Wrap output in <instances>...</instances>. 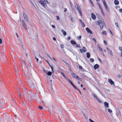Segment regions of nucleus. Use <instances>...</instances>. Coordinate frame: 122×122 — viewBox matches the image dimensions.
Here are the masks:
<instances>
[{
    "mask_svg": "<svg viewBox=\"0 0 122 122\" xmlns=\"http://www.w3.org/2000/svg\"><path fill=\"white\" fill-rule=\"evenodd\" d=\"M61 46L62 48H63L64 47V45L63 44H61Z\"/></svg>",
    "mask_w": 122,
    "mask_h": 122,
    "instance_id": "nucleus-45",
    "label": "nucleus"
},
{
    "mask_svg": "<svg viewBox=\"0 0 122 122\" xmlns=\"http://www.w3.org/2000/svg\"><path fill=\"white\" fill-rule=\"evenodd\" d=\"M56 19H57V20H59V19H60L59 17V16H56Z\"/></svg>",
    "mask_w": 122,
    "mask_h": 122,
    "instance_id": "nucleus-52",
    "label": "nucleus"
},
{
    "mask_svg": "<svg viewBox=\"0 0 122 122\" xmlns=\"http://www.w3.org/2000/svg\"><path fill=\"white\" fill-rule=\"evenodd\" d=\"M115 25L117 27H119L118 24L117 22H116L115 23Z\"/></svg>",
    "mask_w": 122,
    "mask_h": 122,
    "instance_id": "nucleus-35",
    "label": "nucleus"
},
{
    "mask_svg": "<svg viewBox=\"0 0 122 122\" xmlns=\"http://www.w3.org/2000/svg\"><path fill=\"white\" fill-rule=\"evenodd\" d=\"M82 49L83 50V51L84 52H85L86 51V48L84 47H83Z\"/></svg>",
    "mask_w": 122,
    "mask_h": 122,
    "instance_id": "nucleus-26",
    "label": "nucleus"
},
{
    "mask_svg": "<svg viewBox=\"0 0 122 122\" xmlns=\"http://www.w3.org/2000/svg\"><path fill=\"white\" fill-rule=\"evenodd\" d=\"M92 40L94 41L95 42H96V39L95 38H93L92 39Z\"/></svg>",
    "mask_w": 122,
    "mask_h": 122,
    "instance_id": "nucleus-61",
    "label": "nucleus"
},
{
    "mask_svg": "<svg viewBox=\"0 0 122 122\" xmlns=\"http://www.w3.org/2000/svg\"><path fill=\"white\" fill-rule=\"evenodd\" d=\"M108 111L110 113L112 112V110L110 109L109 108L108 109Z\"/></svg>",
    "mask_w": 122,
    "mask_h": 122,
    "instance_id": "nucleus-30",
    "label": "nucleus"
},
{
    "mask_svg": "<svg viewBox=\"0 0 122 122\" xmlns=\"http://www.w3.org/2000/svg\"><path fill=\"white\" fill-rule=\"evenodd\" d=\"M81 24V25H82V26L83 27H84L85 26V24L83 22H82Z\"/></svg>",
    "mask_w": 122,
    "mask_h": 122,
    "instance_id": "nucleus-33",
    "label": "nucleus"
},
{
    "mask_svg": "<svg viewBox=\"0 0 122 122\" xmlns=\"http://www.w3.org/2000/svg\"><path fill=\"white\" fill-rule=\"evenodd\" d=\"M71 75L74 78L76 79H79L80 81L81 80V79L76 74L74 73H71Z\"/></svg>",
    "mask_w": 122,
    "mask_h": 122,
    "instance_id": "nucleus-3",
    "label": "nucleus"
},
{
    "mask_svg": "<svg viewBox=\"0 0 122 122\" xmlns=\"http://www.w3.org/2000/svg\"><path fill=\"white\" fill-rule=\"evenodd\" d=\"M119 49L121 51H122V47L121 46H120L118 47Z\"/></svg>",
    "mask_w": 122,
    "mask_h": 122,
    "instance_id": "nucleus-31",
    "label": "nucleus"
},
{
    "mask_svg": "<svg viewBox=\"0 0 122 122\" xmlns=\"http://www.w3.org/2000/svg\"><path fill=\"white\" fill-rule=\"evenodd\" d=\"M35 59L36 60L37 62H38V61L39 59L38 58L36 57L35 56Z\"/></svg>",
    "mask_w": 122,
    "mask_h": 122,
    "instance_id": "nucleus-42",
    "label": "nucleus"
},
{
    "mask_svg": "<svg viewBox=\"0 0 122 122\" xmlns=\"http://www.w3.org/2000/svg\"><path fill=\"white\" fill-rule=\"evenodd\" d=\"M108 81L109 82L111 85H114V82L111 79H108Z\"/></svg>",
    "mask_w": 122,
    "mask_h": 122,
    "instance_id": "nucleus-8",
    "label": "nucleus"
},
{
    "mask_svg": "<svg viewBox=\"0 0 122 122\" xmlns=\"http://www.w3.org/2000/svg\"><path fill=\"white\" fill-rule=\"evenodd\" d=\"M75 7L77 10L80 9V8L78 5L76 3L75 5Z\"/></svg>",
    "mask_w": 122,
    "mask_h": 122,
    "instance_id": "nucleus-13",
    "label": "nucleus"
},
{
    "mask_svg": "<svg viewBox=\"0 0 122 122\" xmlns=\"http://www.w3.org/2000/svg\"><path fill=\"white\" fill-rule=\"evenodd\" d=\"M104 6L105 8V9H106L107 10V11L109 10V9H108V7L107 6V4L104 5Z\"/></svg>",
    "mask_w": 122,
    "mask_h": 122,
    "instance_id": "nucleus-22",
    "label": "nucleus"
},
{
    "mask_svg": "<svg viewBox=\"0 0 122 122\" xmlns=\"http://www.w3.org/2000/svg\"><path fill=\"white\" fill-rule=\"evenodd\" d=\"M104 104L106 107H109V103H108L106 102H105L104 103Z\"/></svg>",
    "mask_w": 122,
    "mask_h": 122,
    "instance_id": "nucleus-14",
    "label": "nucleus"
},
{
    "mask_svg": "<svg viewBox=\"0 0 122 122\" xmlns=\"http://www.w3.org/2000/svg\"><path fill=\"white\" fill-rule=\"evenodd\" d=\"M90 2H91V4H92V5L93 6L94 5H93V2H92V0H90Z\"/></svg>",
    "mask_w": 122,
    "mask_h": 122,
    "instance_id": "nucleus-48",
    "label": "nucleus"
},
{
    "mask_svg": "<svg viewBox=\"0 0 122 122\" xmlns=\"http://www.w3.org/2000/svg\"><path fill=\"white\" fill-rule=\"evenodd\" d=\"M104 43L105 45H107V43L106 41L104 40Z\"/></svg>",
    "mask_w": 122,
    "mask_h": 122,
    "instance_id": "nucleus-54",
    "label": "nucleus"
},
{
    "mask_svg": "<svg viewBox=\"0 0 122 122\" xmlns=\"http://www.w3.org/2000/svg\"><path fill=\"white\" fill-rule=\"evenodd\" d=\"M80 51L81 53L84 52L83 51V50L82 49H80Z\"/></svg>",
    "mask_w": 122,
    "mask_h": 122,
    "instance_id": "nucleus-43",
    "label": "nucleus"
},
{
    "mask_svg": "<svg viewBox=\"0 0 122 122\" xmlns=\"http://www.w3.org/2000/svg\"><path fill=\"white\" fill-rule=\"evenodd\" d=\"M92 18L94 20H95L96 18V16L95 14L93 13H92Z\"/></svg>",
    "mask_w": 122,
    "mask_h": 122,
    "instance_id": "nucleus-10",
    "label": "nucleus"
},
{
    "mask_svg": "<svg viewBox=\"0 0 122 122\" xmlns=\"http://www.w3.org/2000/svg\"><path fill=\"white\" fill-rule=\"evenodd\" d=\"M46 74H47L48 75L51 76L52 73L51 72L49 71L48 73H47Z\"/></svg>",
    "mask_w": 122,
    "mask_h": 122,
    "instance_id": "nucleus-25",
    "label": "nucleus"
},
{
    "mask_svg": "<svg viewBox=\"0 0 122 122\" xmlns=\"http://www.w3.org/2000/svg\"><path fill=\"white\" fill-rule=\"evenodd\" d=\"M71 8H72V11L75 13L76 12V11L72 7H71Z\"/></svg>",
    "mask_w": 122,
    "mask_h": 122,
    "instance_id": "nucleus-38",
    "label": "nucleus"
},
{
    "mask_svg": "<svg viewBox=\"0 0 122 122\" xmlns=\"http://www.w3.org/2000/svg\"><path fill=\"white\" fill-rule=\"evenodd\" d=\"M22 47L23 49L24 50L25 49V47L24 46H22Z\"/></svg>",
    "mask_w": 122,
    "mask_h": 122,
    "instance_id": "nucleus-59",
    "label": "nucleus"
},
{
    "mask_svg": "<svg viewBox=\"0 0 122 122\" xmlns=\"http://www.w3.org/2000/svg\"><path fill=\"white\" fill-rule=\"evenodd\" d=\"M97 24L100 26V28L102 29L104 26L105 25V24L103 20L98 21L97 22Z\"/></svg>",
    "mask_w": 122,
    "mask_h": 122,
    "instance_id": "nucleus-1",
    "label": "nucleus"
},
{
    "mask_svg": "<svg viewBox=\"0 0 122 122\" xmlns=\"http://www.w3.org/2000/svg\"><path fill=\"white\" fill-rule=\"evenodd\" d=\"M43 6H44L46 5V3L48 1L46 0H41L38 1Z\"/></svg>",
    "mask_w": 122,
    "mask_h": 122,
    "instance_id": "nucleus-2",
    "label": "nucleus"
},
{
    "mask_svg": "<svg viewBox=\"0 0 122 122\" xmlns=\"http://www.w3.org/2000/svg\"><path fill=\"white\" fill-rule=\"evenodd\" d=\"M74 88L75 87V86L74 85L73 83L71 85Z\"/></svg>",
    "mask_w": 122,
    "mask_h": 122,
    "instance_id": "nucleus-64",
    "label": "nucleus"
},
{
    "mask_svg": "<svg viewBox=\"0 0 122 122\" xmlns=\"http://www.w3.org/2000/svg\"><path fill=\"white\" fill-rule=\"evenodd\" d=\"M38 107L41 110H42L43 109V107L41 106H39Z\"/></svg>",
    "mask_w": 122,
    "mask_h": 122,
    "instance_id": "nucleus-44",
    "label": "nucleus"
},
{
    "mask_svg": "<svg viewBox=\"0 0 122 122\" xmlns=\"http://www.w3.org/2000/svg\"><path fill=\"white\" fill-rule=\"evenodd\" d=\"M23 15L24 19L27 22H28V19L27 16L25 12L23 11Z\"/></svg>",
    "mask_w": 122,
    "mask_h": 122,
    "instance_id": "nucleus-5",
    "label": "nucleus"
},
{
    "mask_svg": "<svg viewBox=\"0 0 122 122\" xmlns=\"http://www.w3.org/2000/svg\"><path fill=\"white\" fill-rule=\"evenodd\" d=\"M61 74L66 79L68 78L66 77L65 76V75L64 74L63 72H61Z\"/></svg>",
    "mask_w": 122,
    "mask_h": 122,
    "instance_id": "nucleus-21",
    "label": "nucleus"
},
{
    "mask_svg": "<svg viewBox=\"0 0 122 122\" xmlns=\"http://www.w3.org/2000/svg\"><path fill=\"white\" fill-rule=\"evenodd\" d=\"M22 25L23 27L26 30H27V25L24 20H22Z\"/></svg>",
    "mask_w": 122,
    "mask_h": 122,
    "instance_id": "nucleus-6",
    "label": "nucleus"
},
{
    "mask_svg": "<svg viewBox=\"0 0 122 122\" xmlns=\"http://www.w3.org/2000/svg\"><path fill=\"white\" fill-rule=\"evenodd\" d=\"M2 43V40L1 38H0V44H1Z\"/></svg>",
    "mask_w": 122,
    "mask_h": 122,
    "instance_id": "nucleus-50",
    "label": "nucleus"
},
{
    "mask_svg": "<svg viewBox=\"0 0 122 122\" xmlns=\"http://www.w3.org/2000/svg\"><path fill=\"white\" fill-rule=\"evenodd\" d=\"M101 10V12L102 13V15H104V13L103 12V11L102 9H100Z\"/></svg>",
    "mask_w": 122,
    "mask_h": 122,
    "instance_id": "nucleus-29",
    "label": "nucleus"
},
{
    "mask_svg": "<svg viewBox=\"0 0 122 122\" xmlns=\"http://www.w3.org/2000/svg\"><path fill=\"white\" fill-rule=\"evenodd\" d=\"M119 11L121 12H122V9H120Z\"/></svg>",
    "mask_w": 122,
    "mask_h": 122,
    "instance_id": "nucleus-63",
    "label": "nucleus"
},
{
    "mask_svg": "<svg viewBox=\"0 0 122 122\" xmlns=\"http://www.w3.org/2000/svg\"><path fill=\"white\" fill-rule=\"evenodd\" d=\"M98 4V6H99V8L101 9H102V7L101 6V5H100V4H99V3H97Z\"/></svg>",
    "mask_w": 122,
    "mask_h": 122,
    "instance_id": "nucleus-32",
    "label": "nucleus"
},
{
    "mask_svg": "<svg viewBox=\"0 0 122 122\" xmlns=\"http://www.w3.org/2000/svg\"><path fill=\"white\" fill-rule=\"evenodd\" d=\"M71 43L73 45L76 44V43L75 41H71Z\"/></svg>",
    "mask_w": 122,
    "mask_h": 122,
    "instance_id": "nucleus-19",
    "label": "nucleus"
},
{
    "mask_svg": "<svg viewBox=\"0 0 122 122\" xmlns=\"http://www.w3.org/2000/svg\"><path fill=\"white\" fill-rule=\"evenodd\" d=\"M34 98L36 100L40 101V99L39 97L38 94H36L34 95Z\"/></svg>",
    "mask_w": 122,
    "mask_h": 122,
    "instance_id": "nucleus-7",
    "label": "nucleus"
},
{
    "mask_svg": "<svg viewBox=\"0 0 122 122\" xmlns=\"http://www.w3.org/2000/svg\"><path fill=\"white\" fill-rule=\"evenodd\" d=\"M52 83V80H50L49 81V83L50 84H51Z\"/></svg>",
    "mask_w": 122,
    "mask_h": 122,
    "instance_id": "nucleus-53",
    "label": "nucleus"
},
{
    "mask_svg": "<svg viewBox=\"0 0 122 122\" xmlns=\"http://www.w3.org/2000/svg\"><path fill=\"white\" fill-rule=\"evenodd\" d=\"M79 68L80 69H82V66H79Z\"/></svg>",
    "mask_w": 122,
    "mask_h": 122,
    "instance_id": "nucleus-58",
    "label": "nucleus"
},
{
    "mask_svg": "<svg viewBox=\"0 0 122 122\" xmlns=\"http://www.w3.org/2000/svg\"><path fill=\"white\" fill-rule=\"evenodd\" d=\"M114 3L116 5H118L119 4V2L117 0H115L114 1Z\"/></svg>",
    "mask_w": 122,
    "mask_h": 122,
    "instance_id": "nucleus-16",
    "label": "nucleus"
},
{
    "mask_svg": "<svg viewBox=\"0 0 122 122\" xmlns=\"http://www.w3.org/2000/svg\"><path fill=\"white\" fill-rule=\"evenodd\" d=\"M87 57V58H90V57L91 55L90 53L89 52H87L86 53Z\"/></svg>",
    "mask_w": 122,
    "mask_h": 122,
    "instance_id": "nucleus-15",
    "label": "nucleus"
},
{
    "mask_svg": "<svg viewBox=\"0 0 122 122\" xmlns=\"http://www.w3.org/2000/svg\"><path fill=\"white\" fill-rule=\"evenodd\" d=\"M98 101V102L100 103H101L102 102V101L100 100L99 99H98V98L97 99Z\"/></svg>",
    "mask_w": 122,
    "mask_h": 122,
    "instance_id": "nucleus-34",
    "label": "nucleus"
},
{
    "mask_svg": "<svg viewBox=\"0 0 122 122\" xmlns=\"http://www.w3.org/2000/svg\"><path fill=\"white\" fill-rule=\"evenodd\" d=\"M92 95L96 99H97L98 98L97 96L94 94L93 93L92 94Z\"/></svg>",
    "mask_w": 122,
    "mask_h": 122,
    "instance_id": "nucleus-23",
    "label": "nucleus"
},
{
    "mask_svg": "<svg viewBox=\"0 0 122 122\" xmlns=\"http://www.w3.org/2000/svg\"><path fill=\"white\" fill-rule=\"evenodd\" d=\"M25 54L26 56L29 58H29H30V56L28 53H25Z\"/></svg>",
    "mask_w": 122,
    "mask_h": 122,
    "instance_id": "nucleus-27",
    "label": "nucleus"
},
{
    "mask_svg": "<svg viewBox=\"0 0 122 122\" xmlns=\"http://www.w3.org/2000/svg\"><path fill=\"white\" fill-rule=\"evenodd\" d=\"M102 33L103 35H104L106 36L107 35V33H106V32L105 31H103L102 32Z\"/></svg>",
    "mask_w": 122,
    "mask_h": 122,
    "instance_id": "nucleus-20",
    "label": "nucleus"
},
{
    "mask_svg": "<svg viewBox=\"0 0 122 122\" xmlns=\"http://www.w3.org/2000/svg\"><path fill=\"white\" fill-rule=\"evenodd\" d=\"M99 67V65L96 64L94 66L93 68L95 70H96Z\"/></svg>",
    "mask_w": 122,
    "mask_h": 122,
    "instance_id": "nucleus-12",
    "label": "nucleus"
},
{
    "mask_svg": "<svg viewBox=\"0 0 122 122\" xmlns=\"http://www.w3.org/2000/svg\"><path fill=\"white\" fill-rule=\"evenodd\" d=\"M106 49L108 52V54L111 57L113 55V54L112 50L107 47Z\"/></svg>",
    "mask_w": 122,
    "mask_h": 122,
    "instance_id": "nucleus-4",
    "label": "nucleus"
},
{
    "mask_svg": "<svg viewBox=\"0 0 122 122\" xmlns=\"http://www.w3.org/2000/svg\"><path fill=\"white\" fill-rule=\"evenodd\" d=\"M78 12H79V13H80V15L81 16H82V13H81V9H78L77 10Z\"/></svg>",
    "mask_w": 122,
    "mask_h": 122,
    "instance_id": "nucleus-17",
    "label": "nucleus"
},
{
    "mask_svg": "<svg viewBox=\"0 0 122 122\" xmlns=\"http://www.w3.org/2000/svg\"><path fill=\"white\" fill-rule=\"evenodd\" d=\"M24 63H25V65L26 67L27 68L28 67V65L25 63V61H24Z\"/></svg>",
    "mask_w": 122,
    "mask_h": 122,
    "instance_id": "nucleus-46",
    "label": "nucleus"
},
{
    "mask_svg": "<svg viewBox=\"0 0 122 122\" xmlns=\"http://www.w3.org/2000/svg\"><path fill=\"white\" fill-rule=\"evenodd\" d=\"M28 62L29 64L30 65V67H31L32 65V64L31 62V58H29V61H28Z\"/></svg>",
    "mask_w": 122,
    "mask_h": 122,
    "instance_id": "nucleus-11",
    "label": "nucleus"
},
{
    "mask_svg": "<svg viewBox=\"0 0 122 122\" xmlns=\"http://www.w3.org/2000/svg\"><path fill=\"white\" fill-rule=\"evenodd\" d=\"M109 30V31H110V32L111 33L112 35L113 36V35L112 33V31H111L110 30Z\"/></svg>",
    "mask_w": 122,
    "mask_h": 122,
    "instance_id": "nucleus-49",
    "label": "nucleus"
},
{
    "mask_svg": "<svg viewBox=\"0 0 122 122\" xmlns=\"http://www.w3.org/2000/svg\"><path fill=\"white\" fill-rule=\"evenodd\" d=\"M89 120L91 122H94L91 119H89Z\"/></svg>",
    "mask_w": 122,
    "mask_h": 122,
    "instance_id": "nucleus-57",
    "label": "nucleus"
},
{
    "mask_svg": "<svg viewBox=\"0 0 122 122\" xmlns=\"http://www.w3.org/2000/svg\"><path fill=\"white\" fill-rule=\"evenodd\" d=\"M71 8H72V11L75 13L76 12V11L72 7H71Z\"/></svg>",
    "mask_w": 122,
    "mask_h": 122,
    "instance_id": "nucleus-37",
    "label": "nucleus"
},
{
    "mask_svg": "<svg viewBox=\"0 0 122 122\" xmlns=\"http://www.w3.org/2000/svg\"><path fill=\"white\" fill-rule=\"evenodd\" d=\"M90 61L92 62H93L94 61V60L93 59L91 58L90 59Z\"/></svg>",
    "mask_w": 122,
    "mask_h": 122,
    "instance_id": "nucleus-39",
    "label": "nucleus"
},
{
    "mask_svg": "<svg viewBox=\"0 0 122 122\" xmlns=\"http://www.w3.org/2000/svg\"><path fill=\"white\" fill-rule=\"evenodd\" d=\"M117 77H118L119 78H121L122 77V76L120 74H118L117 75Z\"/></svg>",
    "mask_w": 122,
    "mask_h": 122,
    "instance_id": "nucleus-36",
    "label": "nucleus"
},
{
    "mask_svg": "<svg viewBox=\"0 0 122 122\" xmlns=\"http://www.w3.org/2000/svg\"><path fill=\"white\" fill-rule=\"evenodd\" d=\"M81 36H80L78 37H77V39L79 40L81 38Z\"/></svg>",
    "mask_w": 122,
    "mask_h": 122,
    "instance_id": "nucleus-41",
    "label": "nucleus"
},
{
    "mask_svg": "<svg viewBox=\"0 0 122 122\" xmlns=\"http://www.w3.org/2000/svg\"><path fill=\"white\" fill-rule=\"evenodd\" d=\"M90 2H91V4H92V5L93 6L94 5H93V2H92V0H90Z\"/></svg>",
    "mask_w": 122,
    "mask_h": 122,
    "instance_id": "nucleus-47",
    "label": "nucleus"
},
{
    "mask_svg": "<svg viewBox=\"0 0 122 122\" xmlns=\"http://www.w3.org/2000/svg\"><path fill=\"white\" fill-rule=\"evenodd\" d=\"M35 87L34 84L33 86L32 85H31V87L32 88H34Z\"/></svg>",
    "mask_w": 122,
    "mask_h": 122,
    "instance_id": "nucleus-55",
    "label": "nucleus"
},
{
    "mask_svg": "<svg viewBox=\"0 0 122 122\" xmlns=\"http://www.w3.org/2000/svg\"><path fill=\"white\" fill-rule=\"evenodd\" d=\"M99 50L101 51H102V49L101 47H99Z\"/></svg>",
    "mask_w": 122,
    "mask_h": 122,
    "instance_id": "nucleus-51",
    "label": "nucleus"
},
{
    "mask_svg": "<svg viewBox=\"0 0 122 122\" xmlns=\"http://www.w3.org/2000/svg\"><path fill=\"white\" fill-rule=\"evenodd\" d=\"M52 58L53 59V60L55 61L56 62H57L56 61L54 57H53Z\"/></svg>",
    "mask_w": 122,
    "mask_h": 122,
    "instance_id": "nucleus-56",
    "label": "nucleus"
},
{
    "mask_svg": "<svg viewBox=\"0 0 122 122\" xmlns=\"http://www.w3.org/2000/svg\"><path fill=\"white\" fill-rule=\"evenodd\" d=\"M79 20H80V22H81V23H82L83 22L82 21V20H81L80 19Z\"/></svg>",
    "mask_w": 122,
    "mask_h": 122,
    "instance_id": "nucleus-62",
    "label": "nucleus"
},
{
    "mask_svg": "<svg viewBox=\"0 0 122 122\" xmlns=\"http://www.w3.org/2000/svg\"><path fill=\"white\" fill-rule=\"evenodd\" d=\"M61 31L63 33V34L64 36H65L66 35V33L65 31L63 30H62Z\"/></svg>",
    "mask_w": 122,
    "mask_h": 122,
    "instance_id": "nucleus-18",
    "label": "nucleus"
},
{
    "mask_svg": "<svg viewBox=\"0 0 122 122\" xmlns=\"http://www.w3.org/2000/svg\"><path fill=\"white\" fill-rule=\"evenodd\" d=\"M70 5L71 6V8L72 7V4L71 3V2H70Z\"/></svg>",
    "mask_w": 122,
    "mask_h": 122,
    "instance_id": "nucleus-60",
    "label": "nucleus"
},
{
    "mask_svg": "<svg viewBox=\"0 0 122 122\" xmlns=\"http://www.w3.org/2000/svg\"><path fill=\"white\" fill-rule=\"evenodd\" d=\"M76 45V47H80V45L79 44H77L76 43V44L75 45Z\"/></svg>",
    "mask_w": 122,
    "mask_h": 122,
    "instance_id": "nucleus-40",
    "label": "nucleus"
},
{
    "mask_svg": "<svg viewBox=\"0 0 122 122\" xmlns=\"http://www.w3.org/2000/svg\"><path fill=\"white\" fill-rule=\"evenodd\" d=\"M86 29L87 32L91 34H92V32L91 30L89 28H86Z\"/></svg>",
    "mask_w": 122,
    "mask_h": 122,
    "instance_id": "nucleus-9",
    "label": "nucleus"
},
{
    "mask_svg": "<svg viewBox=\"0 0 122 122\" xmlns=\"http://www.w3.org/2000/svg\"><path fill=\"white\" fill-rule=\"evenodd\" d=\"M50 66V67H51V69L52 72V73L54 72V69H53V66L51 65Z\"/></svg>",
    "mask_w": 122,
    "mask_h": 122,
    "instance_id": "nucleus-24",
    "label": "nucleus"
},
{
    "mask_svg": "<svg viewBox=\"0 0 122 122\" xmlns=\"http://www.w3.org/2000/svg\"><path fill=\"white\" fill-rule=\"evenodd\" d=\"M66 80L68 81V82L70 83H71L72 82L68 78Z\"/></svg>",
    "mask_w": 122,
    "mask_h": 122,
    "instance_id": "nucleus-28",
    "label": "nucleus"
}]
</instances>
